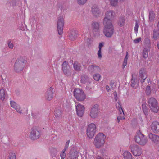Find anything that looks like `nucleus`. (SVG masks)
Here are the masks:
<instances>
[{"label": "nucleus", "mask_w": 159, "mask_h": 159, "mask_svg": "<svg viewBox=\"0 0 159 159\" xmlns=\"http://www.w3.org/2000/svg\"><path fill=\"white\" fill-rule=\"evenodd\" d=\"M148 76L147 72L144 69H141L139 72V78L141 82L143 84Z\"/></svg>", "instance_id": "12"}, {"label": "nucleus", "mask_w": 159, "mask_h": 159, "mask_svg": "<svg viewBox=\"0 0 159 159\" xmlns=\"http://www.w3.org/2000/svg\"><path fill=\"white\" fill-rule=\"evenodd\" d=\"M8 47L11 49H12L13 48L14 45L13 43L11 41L8 42Z\"/></svg>", "instance_id": "47"}, {"label": "nucleus", "mask_w": 159, "mask_h": 159, "mask_svg": "<svg viewBox=\"0 0 159 159\" xmlns=\"http://www.w3.org/2000/svg\"><path fill=\"white\" fill-rule=\"evenodd\" d=\"M76 112L77 115L80 117H82L83 115L85 108L84 106L80 103L75 105Z\"/></svg>", "instance_id": "15"}, {"label": "nucleus", "mask_w": 159, "mask_h": 159, "mask_svg": "<svg viewBox=\"0 0 159 159\" xmlns=\"http://www.w3.org/2000/svg\"><path fill=\"white\" fill-rule=\"evenodd\" d=\"M151 92L150 87L148 85L146 88V93L147 95H149Z\"/></svg>", "instance_id": "43"}, {"label": "nucleus", "mask_w": 159, "mask_h": 159, "mask_svg": "<svg viewBox=\"0 0 159 159\" xmlns=\"http://www.w3.org/2000/svg\"><path fill=\"white\" fill-rule=\"evenodd\" d=\"M157 28L158 30L159 31V21L158 22L157 24Z\"/></svg>", "instance_id": "54"}, {"label": "nucleus", "mask_w": 159, "mask_h": 159, "mask_svg": "<svg viewBox=\"0 0 159 159\" xmlns=\"http://www.w3.org/2000/svg\"><path fill=\"white\" fill-rule=\"evenodd\" d=\"M157 46L158 49H159V41L157 43Z\"/></svg>", "instance_id": "55"}, {"label": "nucleus", "mask_w": 159, "mask_h": 159, "mask_svg": "<svg viewBox=\"0 0 159 159\" xmlns=\"http://www.w3.org/2000/svg\"><path fill=\"white\" fill-rule=\"evenodd\" d=\"M130 149L133 154L135 156H140L143 154L142 149L138 146L136 145H132Z\"/></svg>", "instance_id": "9"}, {"label": "nucleus", "mask_w": 159, "mask_h": 159, "mask_svg": "<svg viewBox=\"0 0 159 159\" xmlns=\"http://www.w3.org/2000/svg\"><path fill=\"white\" fill-rule=\"evenodd\" d=\"M138 85L137 80L133 77H132L131 80V86L132 87L136 88Z\"/></svg>", "instance_id": "30"}, {"label": "nucleus", "mask_w": 159, "mask_h": 159, "mask_svg": "<svg viewBox=\"0 0 159 159\" xmlns=\"http://www.w3.org/2000/svg\"><path fill=\"white\" fill-rule=\"evenodd\" d=\"M103 43H100L99 44V50L98 52L97 55L99 59H101L102 57V53L101 51V49L102 48L103 46Z\"/></svg>", "instance_id": "27"}, {"label": "nucleus", "mask_w": 159, "mask_h": 159, "mask_svg": "<svg viewBox=\"0 0 159 159\" xmlns=\"http://www.w3.org/2000/svg\"><path fill=\"white\" fill-rule=\"evenodd\" d=\"M87 0H77V3L80 5L84 4L87 1Z\"/></svg>", "instance_id": "42"}, {"label": "nucleus", "mask_w": 159, "mask_h": 159, "mask_svg": "<svg viewBox=\"0 0 159 159\" xmlns=\"http://www.w3.org/2000/svg\"><path fill=\"white\" fill-rule=\"evenodd\" d=\"M101 76L99 74H96L93 75V78L96 81H99L100 79Z\"/></svg>", "instance_id": "37"}, {"label": "nucleus", "mask_w": 159, "mask_h": 159, "mask_svg": "<svg viewBox=\"0 0 159 159\" xmlns=\"http://www.w3.org/2000/svg\"><path fill=\"white\" fill-rule=\"evenodd\" d=\"M141 38L139 37L136 39H135L134 40L133 42L135 43H137L140 42L141 41Z\"/></svg>", "instance_id": "46"}, {"label": "nucleus", "mask_w": 159, "mask_h": 159, "mask_svg": "<svg viewBox=\"0 0 159 159\" xmlns=\"http://www.w3.org/2000/svg\"><path fill=\"white\" fill-rule=\"evenodd\" d=\"M50 152L52 157H54L56 156L57 152V150L56 148H52L50 149Z\"/></svg>", "instance_id": "31"}, {"label": "nucleus", "mask_w": 159, "mask_h": 159, "mask_svg": "<svg viewBox=\"0 0 159 159\" xmlns=\"http://www.w3.org/2000/svg\"><path fill=\"white\" fill-rule=\"evenodd\" d=\"M11 106L15 109L16 111L19 114H22L23 111L20 106L17 104L13 101H11L10 102Z\"/></svg>", "instance_id": "16"}, {"label": "nucleus", "mask_w": 159, "mask_h": 159, "mask_svg": "<svg viewBox=\"0 0 159 159\" xmlns=\"http://www.w3.org/2000/svg\"><path fill=\"white\" fill-rule=\"evenodd\" d=\"M151 129L154 133H157L159 132V123L157 121L152 122L151 125Z\"/></svg>", "instance_id": "19"}, {"label": "nucleus", "mask_w": 159, "mask_h": 159, "mask_svg": "<svg viewBox=\"0 0 159 159\" xmlns=\"http://www.w3.org/2000/svg\"><path fill=\"white\" fill-rule=\"evenodd\" d=\"M110 4L112 6H116L117 5L118 0H109Z\"/></svg>", "instance_id": "38"}, {"label": "nucleus", "mask_w": 159, "mask_h": 159, "mask_svg": "<svg viewBox=\"0 0 159 159\" xmlns=\"http://www.w3.org/2000/svg\"><path fill=\"white\" fill-rule=\"evenodd\" d=\"M88 70L89 71L91 72H94L98 71L100 70L98 66L91 65L89 66L88 68Z\"/></svg>", "instance_id": "26"}, {"label": "nucleus", "mask_w": 159, "mask_h": 159, "mask_svg": "<svg viewBox=\"0 0 159 159\" xmlns=\"http://www.w3.org/2000/svg\"><path fill=\"white\" fill-rule=\"evenodd\" d=\"M66 148H64L61 152L60 154V157L61 159H64L66 157Z\"/></svg>", "instance_id": "34"}, {"label": "nucleus", "mask_w": 159, "mask_h": 159, "mask_svg": "<svg viewBox=\"0 0 159 159\" xmlns=\"http://www.w3.org/2000/svg\"><path fill=\"white\" fill-rule=\"evenodd\" d=\"M92 12L94 15L96 16L99 13V10L98 8L95 9L93 8L92 9Z\"/></svg>", "instance_id": "40"}, {"label": "nucleus", "mask_w": 159, "mask_h": 159, "mask_svg": "<svg viewBox=\"0 0 159 159\" xmlns=\"http://www.w3.org/2000/svg\"><path fill=\"white\" fill-rule=\"evenodd\" d=\"M121 2H123L124 0H120Z\"/></svg>", "instance_id": "56"}, {"label": "nucleus", "mask_w": 159, "mask_h": 159, "mask_svg": "<svg viewBox=\"0 0 159 159\" xmlns=\"http://www.w3.org/2000/svg\"><path fill=\"white\" fill-rule=\"evenodd\" d=\"M148 104L151 110L154 113H157L159 111V107L156 100L153 98H150L148 101Z\"/></svg>", "instance_id": "7"}, {"label": "nucleus", "mask_w": 159, "mask_h": 159, "mask_svg": "<svg viewBox=\"0 0 159 159\" xmlns=\"http://www.w3.org/2000/svg\"><path fill=\"white\" fill-rule=\"evenodd\" d=\"M135 140L136 143L141 146H144L148 143L147 138L141 132L137 133L135 137Z\"/></svg>", "instance_id": "4"}, {"label": "nucleus", "mask_w": 159, "mask_h": 159, "mask_svg": "<svg viewBox=\"0 0 159 159\" xmlns=\"http://www.w3.org/2000/svg\"><path fill=\"white\" fill-rule=\"evenodd\" d=\"M92 28L93 32L97 31L99 28V25L97 22H93L92 25Z\"/></svg>", "instance_id": "28"}, {"label": "nucleus", "mask_w": 159, "mask_h": 159, "mask_svg": "<svg viewBox=\"0 0 159 159\" xmlns=\"http://www.w3.org/2000/svg\"><path fill=\"white\" fill-rule=\"evenodd\" d=\"M114 15L115 13L112 11H107L105 13L103 23H112L111 20L114 17Z\"/></svg>", "instance_id": "11"}, {"label": "nucleus", "mask_w": 159, "mask_h": 159, "mask_svg": "<svg viewBox=\"0 0 159 159\" xmlns=\"http://www.w3.org/2000/svg\"><path fill=\"white\" fill-rule=\"evenodd\" d=\"M69 140L66 142V146H65V148H66V149H67V148L69 144Z\"/></svg>", "instance_id": "50"}, {"label": "nucleus", "mask_w": 159, "mask_h": 159, "mask_svg": "<svg viewBox=\"0 0 159 159\" xmlns=\"http://www.w3.org/2000/svg\"><path fill=\"white\" fill-rule=\"evenodd\" d=\"M106 89L107 92H109L110 91V88L107 85L106 86Z\"/></svg>", "instance_id": "51"}, {"label": "nucleus", "mask_w": 159, "mask_h": 159, "mask_svg": "<svg viewBox=\"0 0 159 159\" xmlns=\"http://www.w3.org/2000/svg\"><path fill=\"white\" fill-rule=\"evenodd\" d=\"M69 157L70 159H82L80 154L76 151H71Z\"/></svg>", "instance_id": "18"}, {"label": "nucleus", "mask_w": 159, "mask_h": 159, "mask_svg": "<svg viewBox=\"0 0 159 159\" xmlns=\"http://www.w3.org/2000/svg\"><path fill=\"white\" fill-rule=\"evenodd\" d=\"M154 18V13L153 11H151L149 13V20H152Z\"/></svg>", "instance_id": "39"}, {"label": "nucleus", "mask_w": 159, "mask_h": 159, "mask_svg": "<svg viewBox=\"0 0 159 159\" xmlns=\"http://www.w3.org/2000/svg\"><path fill=\"white\" fill-rule=\"evenodd\" d=\"M77 33L76 31L73 30L71 31L69 35V37L70 40H74L76 37Z\"/></svg>", "instance_id": "25"}, {"label": "nucleus", "mask_w": 159, "mask_h": 159, "mask_svg": "<svg viewBox=\"0 0 159 159\" xmlns=\"http://www.w3.org/2000/svg\"><path fill=\"white\" fill-rule=\"evenodd\" d=\"M62 111L59 109H56L54 111L55 118L57 119H59L62 117Z\"/></svg>", "instance_id": "24"}, {"label": "nucleus", "mask_w": 159, "mask_h": 159, "mask_svg": "<svg viewBox=\"0 0 159 159\" xmlns=\"http://www.w3.org/2000/svg\"><path fill=\"white\" fill-rule=\"evenodd\" d=\"M153 37L154 39H156L159 37V34L158 32L154 30L153 32Z\"/></svg>", "instance_id": "36"}, {"label": "nucleus", "mask_w": 159, "mask_h": 159, "mask_svg": "<svg viewBox=\"0 0 159 159\" xmlns=\"http://www.w3.org/2000/svg\"><path fill=\"white\" fill-rule=\"evenodd\" d=\"M97 159H103V158L100 156H98L97 158Z\"/></svg>", "instance_id": "53"}, {"label": "nucleus", "mask_w": 159, "mask_h": 159, "mask_svg": "<svg viewBox=\"0 0 159 159\" xmlns=\"http://www.w3.org/2000/svg\"><path fill=\"white\" fill-rule=\"evenodd\" d=\"M97 131V126L93 123L89 124L87 127L86 134L89 138H92L94 135Z\"/></svg>", "instance_id": "6"}, {"label": "nucleus", "mask_w": 159, "mask_h": 159, "mask_svg": "<svg viewBox=\"0 0 159 159\" xmlns=\"http://www.w3.org/2000/svg\"><path fill=\"white\" fill-rule=\"evenodd\" d=\"M8 159H16L15 153L14 152H11L8 156Z\"/></svg>", "instance_id": "33"}, {"label": "nucleus", "mask_w": 159, "mask_h": 159, "mask_svg": "<svg viewBox=\"0 0 159 159\" xmlns=\"http://www.w3.org/2000/svg\"><path fill=\"white\" fill-rule=\"evenodd\" d=\"M118 106V110L120 111V115H124V113L123 109L122 108L120 104L119 103Z\"/></svg>", "instance_id": "41"}, {"label": "nucleus", "mask_w": 159, "mask_h": 159, "mask_svg": "<svg viewBox=\"0 0 159 159\" xmlns=\"http://www.w3.org/2000/svg\"><path fill=\"white\" fill-rule=\"evenodd\" d=\"M123 156L124 159H134L131 153L127 151H125L124 152Z\"/></svg>", "instance_id": "23"}, {"label": "nucleus", "mask_w": 159, "mask_h": 159, "mask_svg": "<svg viewBox=\"0 0 159 159\" xmlns=\"http://www.w3.org/2000/svg\"><path fill=\"white\" fill-rule=\"evenodd\" d=\"M125 20L124 18H120L118 21V24L121 27L124 26L125 24Z\"/></svg>", "instance_id": "35"}, {"label": "nucleus", "mask_w": 159, "mask_h": 159, "mask_svg": "<svg viewBox=\"0 0 159 159\" xmlns=\"http://www.w3.org/2000/svg\"><path fill=\"white\" fill-rule=\"evenodd\" d=\"M143 111L146 115L148 113V111L146 109L143 110Z\"/></svg>", "instance_id": "52"}, {"label": "nucleus", "mask_w": 159, "mask_h": 159, "mask_svg": "<svg viewBox=\"0 0 159 159\" xmlns=\"http://www.w3.org/2000/svg\"><path fill=\"white\" fill-rule=\"evenodd\" d=\"M114 96V99L116 101L117 100V93L115 92L113 93Z\"/></svg>", "instance_id": "49"}, {"label": "nucleus", "mask_w": 159, "mask_h": 159, "mask_svg": "<svg viewBox=\"0 0 159 159\" xmlns=\"http://www.w3.org/2000/svg\"><path fill=\"white\" fill-rule=\"evenodd\" d=\"M128 58V54L127 52H126L125 57L124 58L123 65V68H125L126 66L127 63V60Z\"/></svg>", "instance_id": "32"}, {"label": "nucleus", "mask_w": 159, "mask_h": 159, "mask_svg": "<svg viewBox=\"0 0 159 159\" xmlns=\"http://www.w3.org/2000/svg\"><path fill=\"white\" fill-rule=\"evenodd\" d=\"M64 25L63 18L60 17L59 18L57 22V30L59 35H61L63 33V30Z\"/></svg>", "instance_id": "13"}, {"label": "nucleus", "mask_w": 159, "mask_h": 159, "mask_svg": "<svg viewBox=\"0 0 159 159\" xmlns=\"http://www.w3.org/2000/svg\"><path fill=\"white\" fill-rule=\"evenodd\" d=\"M99 108L98 106L95 105L91 108L90 112V116L92 119H95L98 116L99 113Z\"/></svg>", "instance_id": "10"}, {"label": "nucleus", "mask_w": 159, "mask_h": 159, "mask_svg": "<svg viewBox=\"0 0 159 159\" xmlns=\"http://www.w3.org/2000/svg\"><path fill=\"white\" fill-rule=\"evenodd\" d=\"M26 61L24 57H20L18 58L15 62L13 70L16 72H20L23 70L25 66Z\"/></svg>", "instance_id": "2"}, {"label": "nucleus", "mask_w": 159, "mask_h": 159, "mask_svg": "<svg viewBox=\"0 0 159 159\" xmlns=\"http://www.w3.org/2000/svg\"><path fill=\"white\" fill-rule=\"evenodd\" d=\"M87 80V78L84 76H82L81 77V81L82 83H84Z\"/></svg>", "instance_id": "48"}, {"label": "nucleus", "mask_w": 159, "mask_h": 159, "mask_svg": "<svg viewBox=\"0 0 159 159\" xmlns=\"http://www.w3.org/2000/svg\"><path fill=\"white\" fill-rule=\"evenodd\" d=\"M7 94L5 89L2 88L0 89V100H4Z\"/></svg>", "instance_id": "22"}, {"label": "nucleus", "mask_w": 159, "mask_h": 159, "mask_svg": "<svg viewBox=\"0 0 159 159\" xmlns=\"http://www.w3.org/2000/svg\"><path fill=\"white\" fill-rule=\"evenodd\" d=\"M104 26L103 33L107 37H111L114 33L113 26L112 23H103Z\"/></svg>", "instance_id": "3"}, {"label": "nucleus", "mask_w": 159, "mask_h": 159, "mask_svg": "<svg viewBox=\"0 0 159 159\" xmlns=\"http://www.w3.org/2000/svg\"><path fill=\"white\" fill-rule=\"evenodd\" d=\"M105 135L102 133H99L94 138L93 144L95 147L100 148L102 147L105 143Z\"/></svg>", "instance_id": "1"}, {"label": "nucleus", "mask_w": 159, "mask_h": 159, "mask_svg": "<svg viewBox=\"0 0 159 159\" xmlns=\"http://www.w3.org/2000/svg\"><path fill=\"white\" fill-rule=\"evenodd\" d=\"M146 40L147 41L148 43L146 45L143 52V56L145 58H146L148 57V52L150 51V40L148 39H146Z\"/></svg>", "instance_id": "17"}, {"label": "nucleus", "mask_w": 159, "mask_h": 159, "mask_svg": "<svg viewBox=\"0 0 159 159\" xmlns=\"http://www.w3.org/2000/svg\"><path fill=\"white\" fill-rule=\"evenodd\" d=\"M62 70L65 75H71V69L67 62L64 61L62 64Z\"/></svg>", "instance_id": "14"}, {"label": "nucleus", "mask_w": 159, "mask_h": 159, "mask_svg": "<svg viewBox=\"0 0 159 159\" xmlns=\"http://www.w3.org/2000/svg\"><path fill=\"white\" fill-rule=\"evenodd\" d=\"M54 89L52 87H51L47 91L46 99L49 101L51 100L53 98Z\"/></svg>", "instance_id": "20"}, {"label": "nucleus", "mask_w": 159, "mask_h": 159, "mask_svg": "<svg viewBox=\"0 0 159 159\" xmlns=\"http://www.w3.org/2000/svg\"><path fill=\"white\" fill-rule=\"evenodd\" d=\"M125 117L124 115H120L117 117V120L118 123H119L120 120L125 119Z\"/></svg>", "instance_id": "45"}, {"label": "nucleus", "mask_w": 159, "mask_h": 159, "mask_svg": "<svg viewBox=\"0 0 159 159\" xmlns=\"http://www.w3.org/2000/svg\"><path fill=\"white\" fill-rule=\"evenodd\" d=\"M74 95L75 99L79 101L85 100L86 97L84 91L80 89H76L74 91Z\"/></svg>", "instance_id": "5"}, {"label": "nucleus", "mask_w": 159, "mask_h": 159, "mask_svg": "<svg viewBox=\"0 0 159 159\" xmlns=\"http://www.w3.org/2000/svg\"><path fill=\"white\" fill-rule=\"evenodd\" d=\"M148 137L149 139L155 143L159 142V136L157 135L150 133L148 134Z\"/></svg>", "instance_id": "21"}, {"label": "nucleus", "mask_w": 159, "mask_h": 159, "mask_svg": "<svg viewBox=\"0 0 159 159\" xmlns=\"http://www.w3.org/2000/svg\"><path fill=\"white\" fill-rule=\"evenodd\" d=\"M73 68L74 70L76 71H80L82 68L80 64L77 62L74 63Z\"/></svg>", "instance_id": "29"}, {"label": "nucleus", "mask_w": 159, "mask_h": 159, "mask_svg": "<svg viewBox=\"0 0 159 159\" xmlns=\"http://www.w3.org/2000/svg\"><path fill=\"white\" fill-rule=\"evenodd\" d=\"M41 135L40 132L36 127H32L30 131L29 138L32 140H34L39 138Z\"/></svg>", "instance_id": "8"}, {"label": "nucleus", "mask_w": 159, "mask_h": 159, "mask_svg": "<svg viewBox=\"0 0 159 159\" xmlns=\"http://www.w3.org/2000/svg\"><path fill=\"white\" fill-rule=\"evenodd\" d=\"M139 26L138 22L136 21L135 22V25L134 27V31L136 33H137L138 32Z\"/></svg>", "instance_id": "44"}]
</instances>
